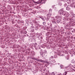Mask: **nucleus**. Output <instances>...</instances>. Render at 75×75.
<instances>
[{
    "label": "nucleus",
    "instance_id": "29",
    "mask_svg": "<svg viewBox=\"0 0 75 75\" xmlns=\"http://www.w3.org/2000/svg\"><path fill=\"white\" fill-rule=\"evenodd\" d=\"M67 3H68V1L67 2Z\"/></svg>",
    "mask_w": 75,
    "mask_h": 75
},
{
    "label": "nucleus",
    "instance_id": "2",
    "mask_svg": "<svg viewBox=\"0 0 75 75\" xmlns=\"http://www.w3.org/2000/svg\"><path fill=\"white\" fill-rule=\"evenodd\" d=\"M59 14H60V15H63V14H65V12L64 11V8H62L61 9L59 10Z\"/></svg>",
    "mask_w": 75,
    "mask_h": 75
},
{
    "label": "nucleus",
    "instance_id": "23",
    "mask_svg": "<svg viewBox=\"0 0 75 75\" xmlns=\"http://www.w3.org/2000/svg\"><path fill=\"white\" fill-rule=\"evenodd\" d=\"M67 59H69V57H66Z\"/></svg>",
    "mask_w": 75,
    "mask_h": 75
},
{
    "label": "nucleus",
    "instance_id": "5",
    "mask_svg": "<svg viewBox=\"0 0 75 75\" xmlns=\"http://www.w3.org/2000/svg\"><path fill=\"white\" fill-rule=\"evenodd\" d=\"M39 18H40L43 20V21H45V18L44 16H40L39 17Z\"/></svg>",
    "mask_w": 75,
    "mask_h": 75
},
{
    "label": "nucleus",
    "instance_id": "14",
    "mask_svg": "<svg viewBox=\"0 0 75 75\" xmlns=\"http://www.w3.org/2000/svg\"><path fill=\"white\" fill-rule=\"evenodd\" d=\"M67 72L66 71L64 73H63V75H67Z\"/></svg>",
    "mask_w": 75,
    "mask_h": 75
},
{
    "label": "nucleus",
    "instance_id": "22",
    "mask_svg": "<svg viewBox=\"0 0 75 75\" xmlns=\"http://www.w3.org/2000/svg\"><path fill=\"white\" fill-rule=\"evenodd\" d=\"M40 62H45L44 60H40Z\"/></svg>",
    "mask_w": 75,
    "mask_h": 75
},
{
    "label": "nucleus",
    "instance_id": "15",
    "mask_svg": "<svg viewBox=\"0 0 75 75\" xmlns=\"http://www.w3.org/2000/svg\"><path fill=\"white\" fill-rule=\"evenodd\" d=\"M12 24H14L16 22H15V21H14V20H13L12 21Z\"/></svg>",
    "mask_w": 75,
    "mask_h": 75
},
{
    "label": "nucleus",
    "instance_id": "19",
    "mask_svg": "<svg viewBox=\"0 0 75 75\" xmlns=\"http://www.w3.org/2000/svg\"><path fill=\"white\" fill-rule=\"evenodd\" d=\"M40 40H42L43 39V38L42 37V36H41L40 37V38L39 39Z\"/></svg>",
    "mask_w": 75,
    "mask_h": 75
},
{
    "label": "nucleus",
    "instance_id": "3",
    "mask_svg": "<svg viewBox=\"0 0 75 75\" xmlns=\"http://www.w3.org/2000/svg\"><path fill=\"white\" fill-rule=\"evenodd\" d=\"M55 18L56 20H57V19H58V20H57V23H59V22H60V21H61V20H60V19L61 18V17H59V16H57L55 17Z\"/></svg>",
    "mask_w": 75,
    "mask_h": 75
},
{
    "label": "nucleus",
    "instance_id": "17",
    "mask_svg": "<svg viewBox=\"0 0 75 75\" xmlns=\"http://www.w3.org/2000/svg\"><path fill=\"white\" fill-rule=\"evenodd\" d=\"M34 23L35 24H35V25H37V24H37V23H37V21H35L34 22Z\"/></svg>",
    "mask_w": 75,
    "mask_h": 75
},
{
    "label": "nucleus",
    "instance_id": "30",
    "mask_svg": "<svg viewBox=\"0 0 75 75\" xmlns=\"http://www.w3.org/2000/svg\"><path fill=\"white\" fill-rule=\"evenodd\" d=\"M44 71H45V70H44Z\"/></svg>",
    "mask_w": 75,
    "mask_h": 75
},
{
    "label": "nucleus",
    "instance_id": "26",
    "mask_svg": "<svg viewBox=\"0 0 75 75\" xmlns=\"http://www.w3.org/2000/svg\"><path fill=\"white\" fill-rule=\"evenodd\" d=\"M47 25H50V23H47Z\"/></svg>",
    "mask_w": 75,
    "mask_h": 75
},
{
    "label": "nucleus",
    "instance_id": "27",
    "mask_svg": "<svg viewBox=\"0 0 75 75\" xmlns=\"http://www.w3.org/2000/svg\"><path fill=\"white\" fill-rule=\"evenodd\" d=\"M25 34H26V33H27V31H25Z\"/></svg>",
    "mask_w": 75,
    "mask_h": 75
},
{
    "label": "nucleus",
    "instance_id": "8",
    "mask_svg": "<svg viewBox=\"0 0 75 75\" xmlns=\"http://www.w3.org/2000/svg\"><path fill=\"white\" fill-rule=\"evenodd\" d=\"M59 4L60 5V6H62V3H61V2L62 1V0H59Z\"/></svg>",
    "mask_w": 75,
    "mask_h": 75
},
{
    "label": "nucleus",
    "instance_id": "20",
    "mask_svg": "<svg viewBox=\"0 0 75 75\" xmlns=\"http://www.w3.org/2000/svg\"><path fill=\"white\" fill-rule=\"evenodd\" d=\"M50 20V18H47L46 19V20L47 21H48V20Z\"/></svg>",
    "mask_w": 75,
    "mask_h": 75
},
{
    "label": "nucleus",
    "instance_id": "7",
    "mask_svg": "<svg viewBox=\"0 0 75 75\" xmlns=\"http://www.w3.org/2000/svg\"><path fill=\"white\" fill-rule=\"evenodd\" d=\"M30 29L31 30V31H34V27L32 26L30 27Z\"/></svg>",
    "mask_w": 75,
    "mask_h": 75
},
{
    "label": "nucleus",
    "instance_id": "21",
    "mask_svg": "<svg viewBox=\"0 0 75 75\" xmlns=\"http://www.w3.org/2000/svg\"><path fill=\"white\" fill-rule=\"evenodd\" d=\"M43 25H45V22H44L43 23Z\"/></svg>",
    "mask_w": 75,
    "mask_h": 75
},
{
    "label": "nucleus",
    "instance_id": "11",
    "mask_svg": "<svg viewBox=\"0 0 75 75\" xmlns=\"http://www.w3.org/2000/svg\"><path fill=\"white\" fill-rule=\"evenodd\" d=\"M71 9V8H70V6H68L67 8H66V10H67L69 11Z\"/></svg>",
    "mask_w": 75,
    "mask_h": 75
},
{
    "label": "nucleus",
    "instance_id": "25",
    "mask_svg": "<svg viewBox=\"0 0 75 75\" xmlns=\"http://www.w3.org/2000/svg\"><path fill=\"white\" fill-rule=\"evenodd\" d=\"M50 26H51V27H52V24H50Z\"/></svg>",
    "mask_w": 75,
    "mask_h": 75
},
{
    "label": "nucleus",
    "instance_id": "16",
    "mask_svg": "<svg viewBox=\"0 0 75 75\" xmlns=\"http://www.w3.org/2000/svg\"><path fill=\"white\" fill-rule=\"evenodd\" d=\"M37 26H38V27H39L40 28V27H41V25H40V24H38L37 25Z\"/></svg>",
    "mask_w": 75,
    "mask_h": 75
},
{
    "label": "nucleus",
    "instance_id": "6",
    "mask_svg": "<svg viewBox=\"0 0 75 75\" xmlns=\"http://www.w3.org/2000/svg\"><path fill=\"white\" fill-rule=\"evenodd\" d=\"M43 50H41L40 52V55H41V57H43L44 54H43Z\"/></svg>",
    "mask_w": 75,
    "mask_h": 75
},
{
    "label": "nucleus",
    "instance_id": "18",
    "mask_svg": "<svg viewBox=\"0 0 75 75\" xmlns=\"http://www.w3.org/2000/svg\"><path fill=\"white\" fill-rule=\"evenodd\" d=\"M40 35H42V34L41 33L40 34H39L38 36V38H40L39 37L40 36Z\"/></svg>",
    "mask_w": 75,
    "mask_h": 75
},
{
    "label": "nucleus",
    "instance_id": "10",
    "mask_svg": "<svg viewBox=\"0 0 75 75\" xmlns=\"http://www.w3.org/2000/svg\"><path fill=\"white\" fill-rule=\"evenodd\" d=\"M23 23V21H21L19 20H18V24H20V23Z\"/></svg>",
    "mask_w": 75,
    "mask_h": 75
},
{
    "label": "nucleus",
    "instance_id": "24",
    "mask_svg": "<svg viewBox=\"0 0 75 75\" xmlns=\"http://www.w3.org/2000/svg\"><path fill=\"white\" fill-rule=\"evenodd\" d=\"M72 62H73V63H75V61H74V60H73L72 61Z\"/></svg>",
    "mask_w": 75,
    "mask_h": 75
},
{
    "label": "nucleus",
    "instance_id": "4",
    "mask_svg": "<svg viewBox=\"0 0 75 75\" xmlns=\"http://www.w3.org/2000/svg\"><path fill=\"white\" fill-rule=\"evenodd\" d=\"M51 20L52 23H54V24H56V22L55 21H56V20L54 18V17L51 18Z\"/></svg>",
    "mask_w": 75,
    "mask_h": 75
},
{
    "label": "nucleus",
    "instance_id": "9",
    "mask_svg": "<svg viewBox=\"0 0 75 75\" xmlns=\"http://www.w3.org/2000/svg\"><path fill=\"white\" fill-rule=\"evenodd\" d=\"M51 15H52L51 13H50V12H49L48 14L47 15V17H50Z\"/></svg>",
    "mask_w": 75,
    "mask_h": 75
},
{
    "label": "nucleus",
    "instance_id": "28",
    "mask_svg": "<svg viewBox=\"0 0 75 75\" xmlns=\"http://www.w3.org/2000/svg\"><path fill=\"white\" fill-rule=\"evenodd\" d=\"M35 44H36V45H37V43H35Z\"/></svg>",
    "mask_w": 75,
    "mask_h": 75
},
{
    "label": "nucleus",
    "instance_id": "12",
    "mask_svg": "<svg viewBox=\"0 0 75 75\" xmlns=\"http://www.w3.org/2000/svg\"><path fill=\"white\" fill-rule=\"evenodd\" d=\"M65 68L67 70H69V69H70V66H68V67L66 66Z\"/></svg>",
    "mask_w": 75,
    "mask_h": 75
},
{
    "label": "nucleus",
    "instance_id": "1",
    "mask_svg": "<svg viewBox=\"0 0 75 75\" xmlns=\"http://www.w3.org/2000/svg\"><path fill=\"white\" fill-rule=\"evenodd\" d=\"M45 0H39L37 2H35L34 0H33V1L34 4H35L36 5L38 4H40H40L45 3Z\"/></svg>",
    "mask_w": 75,
    "mask_h": 75
},
{
    "label": "nucleus",
    "instance_id": "13",
    "mask_svg": "<svg viewBox=\"0 0 75 75\" xmlns=\"http://www.w3.org/2000/svg\"><path fill=\"white\" fill-rule=\"evenodd\" d=\"M39 27L37 26V25L36 26V27H35V29L36 30H37L38 29Z\"/></svg>",
    "mask_w": 75,
    "mask_h": 75
}]
</instances>
